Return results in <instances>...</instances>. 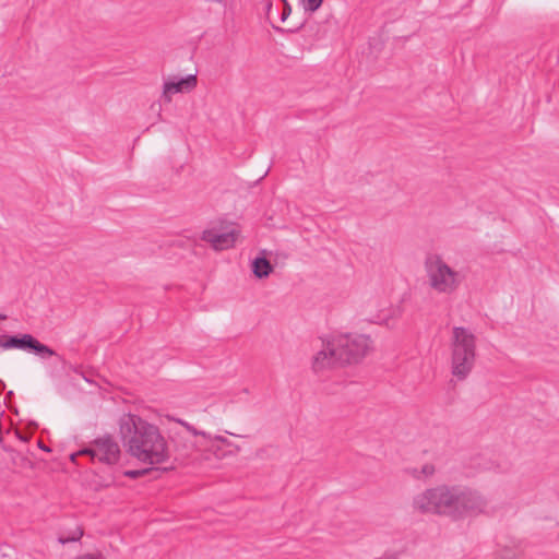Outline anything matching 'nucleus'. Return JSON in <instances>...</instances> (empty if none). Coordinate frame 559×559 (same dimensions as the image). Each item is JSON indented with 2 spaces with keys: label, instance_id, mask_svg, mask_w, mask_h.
<instances>
[{
  "label": "nucleus",
  "instance_id": "obj_19",
  "mask_svg": "<svg viewBox=\"0 0 559 559\" xmlns=\"http://www.w3.org/2000/svg\"><path fill=\"white\" fill-rule=\"evenodd\" d=\"M489 469H492L497 473H506L508 471V467L507 466H502L500 464H492L488 467Z\"/></svg>",
  "mask_w": 559,
  "mask_h": 559
},
{
  "label": "nucleus",
  "instance_id": "obj_14",
  "mask_svg": "<svg viewBox=\"0 0 559 559\" xmlns=\"http://www.w3.org/2000/svg\"><path fill=\"white\" fill-rule=\"evenodd\" d=\"M305 11L316 12L322 4L323 0H301Z\"/></svg>",
  "mask_w": 559,
  "mask_h": 559
},
{
  "label": "nucleus",
  "instance_id": "obj_17",
  "mask_svg": "<svg viewBox=\"0 0 559 559\" xmlns=\"http://www.w3.org/2000/svg\"><path fill=\"white\" fill-rule=\"evenodd\" d=\"M290 13H292V7L289 3H286V5L284 7V10L282 12V15H281V21L285 22L286 19L290 15Z\"/></svg>",
  "mask_w": 559,
  "mask_h": 559
},
{
  "label": "nucleus",
  "instance_id": "obj_20",
  "mask_svg": "<svg viewBox=\"0 0 559 559\" xmlns=\"http://www.w3.org/2000/svg\"><path fill=\"white\" fill-rule=\"evenodd\" d=\"M378 559H397V554L395 552H386L382 557Z\"/></svg>",
  "mask_w": 559,
  "mask_h": 559
},
{
  "label": "nucleus",
  "instance_id": "obj_1",
  "mask_svg": "<svg viewBox=\"0 0 559 559\" xmlns=\"http://www.w3.org/2000/svg\"><path fill=\"white\" fill-rule=\"evenodd\" d=\"M412 507L418 513L447 516L456 522L483 514L488 501L476 490L443 484L416 493Z\"/></svg>",
  "mask_w": 559,
  "mask_h": 559
},
{
  "label": "nucleus",
  "instance_id": "obj_16",
  "mask_svg": "<svg viewBox=\"0 0 559 559\" xmlns=\"http://www.w3.org/2000/svg\"><path fill=\"white\" fill-rule=\"evenodd\" d=\"M435 473V467L431 464H425L420 469V475L424 477H430Z\"/></svg>",
  "mask_w": 559,
  "mask_h": 559
},
{
  "label": "nucleus",
  "instance_id": "obj_12",
  "mask_svg": "<svg viewBox=\"0 0 559 559\" xmlns=\"http://www.w3.org/2000/svg\"><path fill=\"white\" fill-rule=\"evenodd\" d=\"M402 309L399 306H390L381 310L378 314L370 319L371 322L392 328L401 318Z\"/></svg>",
  "mask_w": 559,
  "mask_h": 559
},
{
  "label": "nucleus",
  "instance_id": "obj_9",
  "mask_svg": "<svg viewBox=\"0 0 559 559\" xmlns=\"http://www.w3.org/2000/svg\"><path fill=\"white\" fill-rule=\"evenodd\" d=\"M2 349L32 350L41 358H48L55 355V352L50 347L41 344L31 334L15 336L2 335Z\"/></svg>",
  "mask_w": 559,
  "mask_h": 559
},
{
  "label": "nucleus",
  "instance_id": "obj_2",
  "mask_svg": "<svg viewBox=\"0 0 559 559\" xmlns=\"http://www.w3.org/2000/svg\"><path fill=\"white\" fill-rule=\"evenodd\" d=\"M120 433L128 452L138 461L150 465L168 461L167 442L156 426L128 415L120 421Z\"/></svg>",
  "mask_w": 559,
  "mask_h": 559
},
{
  "label": "nucleus",
  "instance_id": "obj_22",
  "mask_svg": "<svg viewBox=\"0 0 559 559\" xmlns=\"http://www.w3.org/2000/svg\"><path fill=\"white\" fill-rule=\"evenodd\" d=\"M41 449H43L44 451H46V452H49V449H48V448H44V447H41Z\"/></svg>",
  "mask_w": 559,
  "mask_h": 559
},
{
  "label": "nucleus",
  "instance_id": "obj_21",
  "mask_svg": "<svg viewBox=\"0 0 559 559\" xmlns=\"http://www.w3.org/2000/svg\"><path fill=\"white\" fill-rule=\"evenodd\" d=\"M75 559H99V558H97V557H96V556H94V555L86 554V555L79 556V557H76Z\"/></svg>",
  "mask_w": 559,
  "mask_h": 559
},
{
  "label": "nucleus",
  "instance_id": "obj_6",
  "mask_svg": "<svg viewBox=\"0 0 559 559\" xmlns=\"http://www.w3.org/2000/svg\"><path fill=\"white\" fill-rule=\"evenodd\" d=\"M120 447L114 438L109 436L100 437L94 440L88 447L71 454L70 459L75 462L79 455H88L92 462H99L107 465L116 464L120 459Z\"/></svg>",
  "mask_w": 559,
  "mask_h": 559
},
{
  "label": "nucleus",
  "instance_id": "obj_10",
  "mask_svg": "<svg viewBox=\"0 0 559 559\" xmlns=\"http://www.w3.org/2000/svg\"><path fill=\"white\" fill-rule=\"evenodd\" d=\"M198 85V78L195 74H188L186 76L169 75L163 79V88L160 99L169 104L173 96L179 93H190Z\"/></svg>",
  "mask_w": 559,
  "mask_h": 559
},
{
  "label": "nucleus",
  "instance_id": "obj_5",
  "mask_svg": "<svg viewBox=\"0 0 559 559\" xmlns=\"http://www.w3.org/2000/svg\"><path fill=\"white\" fill-rule=\"evenodd\" d=\"M334 336V346L338 347L341 362L360 361L373 348L372 340L365 334H338Z\"/></svg>",
  "mask_w": 559,
  "mask_h": 559
},
{
  "label": "nucleus",
  "instance_id": "obj_8",
  "mask_svg": "<svg viewBox=\"0 0 559 559\" xmlns=\"http://www.w3.org/2000/svg\"><path fill=\"white\" fill-rule=\"evenodd\" d=\"M341 362L338 347L334 346V336L322 338L321 348L311 359V368L316 373L330 370Z\"/></svg>",
  "mask_w": 559,
  "mask_h": 559
},
{
  "label": "nucleus",
  "instance_id": "obj_18",
  "mask_svg": "<svg viewBox=\"0 0 559 559\" xmlns=\"http://www.w3.org/2000/svg\"><path fill=\"white\" fill-rule=\"evenodd\" d=\"M145 472H146V469H143V471H138V469L127 471V472H124V475L130 477V478H136V477L143 475Z\"/></svg>",
  "mask_w": 559,
  "mask_h": 559
},
{
  "label": "nucleus",
  "instance_id": "obj_7",
  "mask_svg": "<svg viewBox=\"0 0 559 559\" xmlns=\"http://www.w3.org/2000/svg\"><path fill=\"white\" fill-rule=\"evenodd\" d=\"M178 424H180L182 427L186 428V430L191 433L192 436H200L203 438L204 442L201 444L206 447L217 459H223L228 455H235L237 452L240 451V448L237 445H234L233 442H230L227 438L218 435H211L205 431H201L195 429L193 426H191L189 423L182 420V419H176Z\"/></svg>",
  "mask_w": 559,
  "mask_h": 559
},
{
  "label": "nucleus",
  "instance_id": "obj_3",
  "mask_svg": "<svg viewBox=\"0 0 559 559\" xmlns=\"http://www.w3.org/2000/svg\"><path fill=\"white\" fill-rule=\"evenodd\" d=\"M476 359V338L466 328L454 326L451 337V372L464 380L472 372Z\"/></svg>",
  "mask_w": 559,
  "mask_h": 559
},
{
  "label": "nucleus",
  "instance_id": "obj_4",
  "mask_svg": "<svg viewBox=\"0 0 559 559\" xmlns=\"http://www.w3.org/2000/svg\"><path fill=\"white\" fill-rule=\"evenodd\" d=\"M424 267L429 288L439 295H453L464 281V275L438 254L428 255Z\"/></svg>",
  "mask_w": 559,
  "mask_h": 559
},
{
  "label": "nucleus",
  "instance_id": "obj_15",
  "mask_svg": "<svg viewBox=\"0 0 559 559\" xmlns=\"http://www.w3.org/2000/svg\"><path fill=\"white\" fill-rule=\"evenodd\" d=\"M82 535H83L82 530L76 528L71 536H68V537L60 536L59 537V542L61 544H67V543H70V542H76V540H79L82 537Z\"/></svg>",
  "mask_w": 559,
  "mask_h": 559
},
{
  "label": "nucleus",
  "instance_id": "obj_11",
  "mask_svg": "<svg viewBox=\"0 0 559 559\" xmlns=\"http://www.w3.org/2000/svg\"><path fill=\"white\" fill-rule=\"evenodd\" d=\"M237 233L235 228L206 229L203 231L202 239L215 249L226 250L235 245Z\"/></svg>",
  "mask_w": 559,
  "mask_h": 559
},
{
  "label": "nucleus",
  "instance_id": "obj_13",
  "mask_svg": "<svg viewBox=\"0 0 559 559\" xmlns=\"http://www.w3.org/2000/svg\"><path fill=\"white\" fill-rule=\"evenodd\" d=\"M272 270L270 261L265 258H255L252 262V272L259 278L267 277Z\"/></svg>",
  "mask_w": 559,
  "mask_h": 559
}]
</instances>
